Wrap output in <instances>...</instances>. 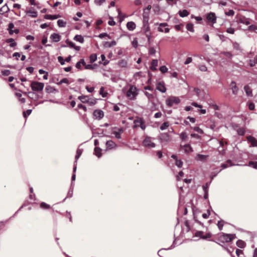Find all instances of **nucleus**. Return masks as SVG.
<instances>
[{
  "instance_id": "nucleus-1",
  "label": "nucleus",
  "mask_w": 257,
  "mask_h": 257,
  "mask_svg": "<svg viewBox=\"0 0 257 257\" xmlns=\"http://www.w3.org/2000/svg\"><path fill=\"white\" fill-rule=\"evenodd\" d=\"M235 237L234 234H226L221 232L218 234V240L222 243L229 242Z\"/></svg>"
},
{
  "instance_id": "nucleus-2",
  "label": "nucleus",
  "mask_w": 257,
  "mask_h": 257,
  "mask_svg": "<svg viewBox=\"0 0 257 257\" xmlns=\"http://www.w3.org/2000/svg\"><path fill=\"white\" fill-rule=\"evenodd\" d=\"M126 96L131 100H134L138 95V89L136 87L132 85L126 92Z\"/></svg>"
},
{
  "instance_id": "nucleus-3",
  "label": "nucleus",
  "mask_w": 257,
  "mask_h": 257,
  "mask_svg": "<svg viewBox=\"0 0 257 257\" xmlns=\"http://www.w3.org/2000/svg\"><path fill=\"white\" fill-rule=\"evenodd\" d=\"M154 139L150 137H146L142 142L143 146L149 149L155 148L156 147V144L154 143Z\"/></svg>"
},
{
  "instance_id": "nucleus-4",
  "label": "nucleus",
  "mask_w": 257,
  "mask_h": 257,
  "mask_svg": "<svg viewBox=\"0 0 257 257\" xmlns=\"http://www.w3.org/2000/svg\"><path fill=\"white\" fill-rule=\"evenodd\" d=\"M44 87V84L38 81H32L31 83V87L34 91H41Z\"/></svg>"
},
{
  "instance_id": "nucleus-5",
  "label": "nucleus",
  "mask_w": 257,
  "mask_h": 257,
  "mask_svg": "<svg viewBox=\"0 0 257 257\" xmlns=\"http://www.w3.org/2000/svg\"><path fill=\"white\" fill-rule=\"evenodd\" d=\"M180 102L179 97L176 96H170L166 100V103L169 107L172 106L174 104H177Z\"/></svg>"
},
{
  "instance_id": "nucleus-6",
  "label": "nucleus",
  "mask_w": 257,
  "mask_h": 257,
  "mask_svg": "<svg viewBox=\"0 0 257 257\" xmlns=\"http://www.w3.org/2000/svg\"><path fill=\"white\" fill-rule=\"evenodd\" d=\"M159 139L161 143L167 144L171 141V138L168 133H163L160 134Z\"/></svg>"
},
{
  "instance_id": "nucleus-7",
  "label": "nucleus",
  "mask_w": 257,
  "mask_h": 257,
  "mask_svg": "<svg viewBox=\"0 0 257 257\" xmlns=\"http://www.w3.org/2000/svg\"><path fill=\"white\" fill-rule=\"evenodd\" d=\"M152 7L151 5H149L147 7L144 9L143 14V22L147 23L149 22V15L150 13L151 9Z\"/></svg>"
},
{
  "instance_id": "nucleus-8",
  "label": "nucleus",
  "mask_w": 257,
  "mask_h": 257,
  "mask_svg": "<svg viewBox=\"0 0 257 257\" xmlns=\"http://www.w3.org/2000/svg\"><path fill=\"white\" fill-rule=\"evenodd\" d=\"M180 151L188 154L193 152V149L189 144L180 145Z\"/></svg>"
},
{
  "instance_id": "nucleus-9",
  "label": "nucleus",
  "mask_w": 257,
  "mask_h": 257,
  "mask_svg": "<svg viewBox=\"0 0 257 257\" xmlns=\"http://www.w3.org/2000/svg\"><path fill=\"white\" fill-rule=\"evenodd\" d=\"M134 123H135L134 127H140L143 130L146 128L145 121L142 118H138L134 120Z\"/></svg>"
},
{
  "instance_id": "nucleus-10",
  "label": "nucleus",
  "mask_w": 257,
  "mask_h": 257,
  "mask_svg": "<svg viewBox=\"0 0 257 257\" xmlns=\"http://www.w3.org/2000/svg\"><path fill=\"white\" fill-rule=\"evenodd\" d=\"M143 31L147 37L148 39L149 40L151 39V33L150 32V27L149 25V22H147L146 23L143 22Z\"/></svg>"
},
{
  "instance_id": "nucleus-11",
  "label": "nucleus",
  "mask_w": 257,
  "mask_h": 257,
  "mask_svg": "<svg viewBox=\"0 0 257 257\" xmlns=\"http://www.w3.org/2000/svg\"><path fill=\"white\" fill-rule=\"evenodd\" d=\"M206 19L208 21L211 23V26L216 23V17L214 13L210 12L206 16Z\"/></svg>"
},
{
  "instance_id": "nucleus-12",
  "label": "nucleus",
  "mask_w": 257,
  "mask_h": 257,
  "mask_svg": "<svg viewBox=\"0 0 257 257\" xmlns=\"http://www.w3.org/2000/svg\"><path fill=\"white\" fill-rule=\"evenodd\" d=\"M93 115L94 118L100 120L103 117L104 113L101 110L96 109L93 111Z\"/></svg>"
},
{
  "instance_id": "nucleus-13",
  "label": "nucleus",
  "mask_w": 257,
  "mask_h": 257,
  "mask_svg": "<svg viewBox=\"0 0 257 257\" xmlns=\"http://www.w3.org/2000/svg\"><path fill=\"white\" fill-rule=\"evenodd\" d=\"M237 21L238 23L244 24L245 25H248L250 24L249 19L243 16H239Z\"/></svg>"
},
{
  "instance_id": "nucleus-14",
  "label": "nucleus",
  "mask_w": 257,
  "mask_h": 257,
  "mask_svg": "<svg viewBox=\"0 0 257 257\" xmlns=\"http://www.w3.org/2000/svg\"><path fill=\"white\" fill-rule=\"evenodd\" d=\"M203 232L202 231H198L195 233V236L196 237H199L200 238L206 239L209 238L211 237V234L210 233H207L205 235H203Z\"/></svg>"
},
{
  "instance_id": "nucleus-15",
  "label": "nucleus",
  "mask_w": 257,
  "mask_h": 257,
  "mask_svg": "<svg viewBox=\"0 0 257 257\" xmlns=\"http://www.w3.org/2000/svg\"><path fill=\"white\" fill-rule=\"evenodd\" d=\"M156 89L162 93H165L166 91L165 83L163 81L159 82L157 84Z\"/></svg>"
},
{
  "instance_id": "nucleus-16",
  "label": "nucleus",
  "mask_w": 257,
  "mask_h": 257,
  "mask_svg": "<svg viewBox=\"0 0 257 257\" xmlns=\"http://www.w3.org/2000/svg\"><path fill=\"white\" fill-rule=\"evenodd\" d=\"M26 13L28 16L32 18H36L38 16L37 12L35 11L33 8H31L26 11Z\"/></svg>"
},
{
  "instance_id": "nucleus-17",
  "label": "nucleus",
  "mask_w": 257,
  "mask_h": 257,
  "mask_svg": "<svg viewBox=\"0 0 257 257\" xmlns=\"http://www.w3.org/2000/svg\"><path fill=\"white\" fill-rule=\"evenodd\" d=\"M105 145L107 150H112L115 149L117 147V145L112 140L107 141L106 142Z\"/></svg>"
},
{
  "instance_id": "nucleus-18",
  "label": "nucleus",
  "mask_w": 257,
  "mask_h": 257,
  "mask_svg": "<svg viewBox=\"0 0 257 257\" xmlns=\"http://www.w3.org/2000/svg\"><path fill=\"white\" fill-rule=\"evenodd\" d=\"M50 39L53 42H58L61 39V36L57 33H53L51 35Z\"/></svg>"
},
{
  "instance_id": "nucleus-19",
  "label": "nucleus",
  "mask_w": 257,
  "mask_h": 257,
  "mask_svg": "<svg viewBox=\"0 0 257 257\" xmlns=\"http://www.w3.org/2000/svg\"><path fill=\"white\" fill-rule=\"evenodd\" d=\"M230 87L232 90V93L234 95H236L238 91V88L236 85V83L232 81L230 84Z\"/></svg>"
},
{
  "instance_id": "nucleus-20",
  "label": "nucleus",
  "mask_w": 257,
  "mask_h": 257,
  "mask_svg": "<svg viewBox=\"0 0 257 257\" xmlns=\"http://www.w3.org/2000/svg\"><path fill=\"white\" fill-rule=\"evenodd\" d=\"M167 25H167V23H161V24H160L159 27L158 28V31L159 32H164L166 33H168L169 32V31H170V29L168 28H166L164 30H163V27H166Z\"/></svg>"
},
{
  "instance_id": "nucleus-21",
  "label": "nucleus",
  "mask_w": 257,
  "mask_h": 257,
  "mask_svg": "<svg viewBox=\"0 0 257 257\" xmlns=\"http://www.w3.org/2000/svg\"><path fill=\"white\" fill-rule=\"evenodd\" d=\"M246 139L251 144V146L257 147V140L255 138L252 136H248L246 137Z\"/></svg>"
},
{
  "instance_id": "nucleus-22",
  "label": "nucleus",
  "mask_w": 257,
  "mask_h": 257,
  "mask_svg": "<svg viewBox=\"0 0 257 257\" xmlns=\"http://www.w3.org/2000/svg\"><path fill=\"white\" fill-rule=\"evenodd\" d=\"M123 130L122 128H117V131H113L112 134L115 136V137L117 139L121 138V134L123 132Z\"/></svg>"
},
{
  "instance_id": "nucleus-23",
  "label": "nucleus",
  "mask_w": 257,
  "mask_h": 257,
  "mask_svg": "<svg viewBox=\"0 0 257 257\" xmlns=\"http://www.w3.org/2000/svg\"><path fill=\"white\" fill-rule=\"evenodd\" d=\"M136 24L132 21L128 22L126 24V28L130 31H133L136 29Z\"/></svg>"
},
{
  "instance_id": "nucleus-24",
  "label": "nucleus",
  "mask_w": 257,
  "mask_h": 257,
  "mask_svg": "<svg viewBox=\"0 0 257 257\" xmlns=\"http://www.w3.org/2000/svg\"><path fill=\"white\" fill-rule=\"evenodd\" d=\"M208 155L197 154L196 157V159L199 161H204L208 158Z\"/></svg>"
},
{
  "instance_id": "nucleus-25",
  "label": "nucleus",
  "mask_w": 257,
  "mask_h": 257,
  "mask_svg": "<svg viewBox=\"0 0 257 257\" xmlns=\"http://www.w3.org/2000/svg\"><path fill=\"white\" fill-rule=\"evenodd\" d=\"M158 61L157 59H153L151 62V65L150 66V69L152 71L156 70L157 66H158Z\"/></svg>"
},
{
  "instance_id": "nucleus-26",
  "label": "nucleus",
  "mask_w": 257,
  "mask_h": 257,
  "mask_svg": "<svg viewBox=\"0 0 257 257\" xmlns=\"http://www.w3.org/2000/svg\"><path fill=\"white\" fill-rule=\"evenodd\" d=\"M10 11V9L7 4H5L1 8H0V14L3 15L5 13H8Z\"/></svg>"
},
{
  "instance_id": "nucleus-27",
  "label": "nucleus",
  "mask_w": 257,
  "mask_h": 257,
  "mask_svg": "<svg viewBox=\"0 0 257 257\" xmlns=\"http://www.w3.org/2000/svg\"><path fill=\"white\" fill-rule=\"evenodd\" d=\"M60 16L59 15H46L44 16L45 19L47 20H56L59 18Z\"/></svg>"
},
{
  "instance_id": "nucleus-28",
  "label": "nucleus",
  "mask_w": 257,
  "mask_h": 257,
  "mask_svg": "<svg viewBox=\"0 0 257 257\" xmlns=\"http://www.w3.org/2000/svg\"><path fill=\"white\" fill-rule=\"evenodd\" d=\"M234 165H235L233 164L230 160H228L226 163L221 165V167L222 169H225L228 167H231Z\"/></svg>"
},
{
  "instance_id": "nucleus-29",
  "label": "nucleus",
  "mask_w": 257,
  "mask_h": 257,
  "mask_svg": "<svg viewBox=\"0 0 257 257\" xmlns=\"http://www.w3.org/2000/svg\"><path fill=\"white\" fill-rule=\"evenodd\" d=\"M66 42L67 43V44L69 45V46L70 48H73L77 51H79L80 49V46H76L75 45V44L74 43H73L72 42L69 41L67 40L66 41Z\"/></svg>"
},
{
  "instance_id": "nucleus-30",
  "label": "nucleus",
  "mask_w": 257,
  "mask_h": 257,
  "mask_svg": "<svg viewBox=\"0 0 257 257\" xmlns=\"http://www.w3.org/2000/svg\"><path fill=\"white\" fill-rule=\"evenodd\" d=\"M6 43H10V46L11 48L14 47L17 45V43L15 41L13 38H9L6 40Z\"/></svg>"
},
{
  "instance_id": "nucleus-31",
  "label": "nucleus",
  "mask_w": 257,
  "mask_h": 257,
  "mask_svg": "<svg viewBox=\"0 0 257 257\" xmlns=\"http://www.w3.org/2000/svg\"><path fill=\"white\" fill-rule=\"evenodd\" d=\"M116 45V42L115 41L113 40L111 42H106L104 46L106 48H110L111 47L114 46Z\"/></svg>"
},
{
  "instance_id": "nucleus-32",
  "label": "nucleus",
  "mask_w": 257,
  "mask_h": 257,
  "mask_svg": "<svg viewBox=\"0 0 257 257\" xmlns=\"http://www.w3.org/2000/svg\"><path fill=\"white\" fill-rule=\"evenodd\" d=\"M244 90L247 96H252V90L248 85L244 86Z\"/></svg>"
},
{
  "instance_id": "nucleus-33",
  "label": "nucleus",
  "mask_w": 257,
  "mask_h": 257,
  "mask_svg": "<svg viewBox=\"0 0 257 257\" xmlns=\"http://www.w3.org/2000/svg\"><path fill=\"white\" fill-rule=\"evenodd\" d=\"M74 183H71L70 189L68 192L67 197L70 198L73 196Z\"/></svg>"
},
{
  "instance_id": "nucleus-34",
  "label": "nucleus",
  "mask_w": 257,
  "mask_h": 257,
  "mask_svg": "<svg viewBox=\"0 0 257 257\" xmlns=\"http://www.w3.org/2000/svg\"><path fill=\"white\" fill-rule=\"evenodd\" d=\"M94 154L98 157V158H100L102 154H101V151H102V150L99 148V147H96L95 148H94Z\"/></svg>"
},
{
  "instance_id": "nucleus-35",
  "label": "nucleus",
  "mask_w": 257,
  "mask_h": 257,
  "mask_svg": "<svg viewBox=\"0 0 257 257\" xmlns=\"http://www.w3.org/2000/svg\"><path fill=\"white\" fill-rule=\"evenodd\" d=\"M82 153V150L80 149H78L77 150L76 155L75 156V160L74 164L77 165V160L79 158L80 156L81 155Z\"/></svg>"
},
{
  "instance_id": "nucleus-36",
  "label": "nucleus",
  "mask_w": 257,
  "mask_h": 257,
  "mask_svg": "<svg viewBox=\"0 0 257 257\" xmlns=\"http://www.w3.org/2000/svg\"><path fill=\"white\" fill-rule=\"evenodd\" d=\"M178 13H179V16L182 18L187 17L189 15V12L186 10L179 11Z\"/></svg>"
},
{
  "instance_id": "nucleus-37",
  "label": "nucleus",
  "mask_w": 257,
  "mask_h": 257,
  "mask_svg": "<svg viewBox=\"0 0 257 257\" xmlns=\"http://www.w3.org/2000/svg\"><path fill=\"white\" fill-rule=\"evenodd\" d=\"M74 40L76 41L79 42L81 43H83L84 42L83 37L81 35H77L74 38Z\"/></svg>"
},
{
  "instance_id": "nucleus-38",
  "label": "nucleus",
  "mask_w": 257,
  "mask_h": 257,
  "mask_svg": "<svg viewBox=\"0 0 257 257\" xmlns=\"http://www.w3.org/2000/svg\"><path fill=\"white\" fill-rule=\"evenodd\" d=\"M78 99L82 102V103H87L88 102V97L86 95H81L78 97Z\"/></svg>"
},
{
  "instance_id": "nucleus-39",
  "label": "nucleus",
  "mask_w": 257,
  "mask_h": 257,
  "mask_svg": "<svg viewBox=\"0 0 257 257\" xmlns=\"http://www.w3.org/2000/svg\"><path fill=\"white\" fill-rule=\"evenodd\" d=\"M127 61L124 59H122L118 61V65L119 67H125L127 66Z\"/></svg>"
},
{
  "instance_id": "nucleus-40",
  "label": "nucleus",
  "mask_w": 257,
  "mask_h": 257,
  "mask_svg": "<svg viewBox=\"0 0 257 257\" xmlns=\"http://www.w3.org/2000/svg\"><path fill=\"white\" fill-rule=\"evenodd\" d=\"M186 29L191 32H194V26L192 23H188L186 26Z\"/></svg>"
},
{
  "instance_id": "nucleus-41",
  "label": "nucleus",
  "mask_w": 257,
  "mask_h": 257,
  "mask_svg": "<svg viewBox=\"0 0 257 257\" xmlns=\"http://www.w3.org/2000/svg\"><path fill=\"white\" fill-rule=\"evenodd\" d=\"M224 224V220L221 219L218 221L217 225V227L220 231L222 230Z\"/></svg>"
},
{
  "instance_id": "nucleus-42",
  "label": "nucleus",
  "mask_w": 257,
  "mask_h": 257,
  "mask_svg": "<svg viewBox=\"0 0 257 257\" xmlns=\"http://www.w3.org/2000/svg\"><path fill=\"white\" fill-rule=\"evenodd\" d=\"M236 257H245L242 250L239 249H236L235 251ZM235 257V256H234Z\"/></svg>"
},
{
  "instance_id": "nucleus-43",
  "label": "nucleus",
  "mask_w": 257,
  "mask_h": 257,
  "mask_svg": "<svg viewBox=\"0 0 257 257\" xmlns=\"http://www.w3.org/2000/svg\"><path fill=\"white\" fill-rule=\"evenodd\" d=\"M169 126V123L168 122H164L163 123L160 127V128L161 131H164L166 130Z\"/></svg>"
},
{
  "instance_id": "nucleus-44",
  "label": "nucleus",
  "mask_w": 257,
  "mask_h": 257,
  "mask_svg": "<svg viewBox=\"0 0 257 257\" xmlns=\"http://www.w3.org/2000/svg\"><path fill=\"white\" fill-rule=\"evenodd\" d=\"M40 207L43 209H49L50 208V206L45 202H42L40 204Z\"/></svg>"
},
{
  "instance_id": "nucleus-45",
  "label": "nucleus",
  "mask_w": 257,
  "mask_h": 257,
  "mask_svg": "<svg viewBox=\"0 0 257 257\" xmlns=\"http://www.w3.org/2000/svg\"><path fill=\"white\" fill-rule=\"evenodd\" d=\"M180 138L182 141H185L188 137L187 134L185 132H182L179 134Z\"/></svg>"
},
{
  "instance_id": "nucleus-46",
  "label": "nucleus",
  "mask_w": 257,
  "mask_h": 257,
  "mask_svg": "<svg viewBox=\"0 0 257 257\" xmlns=\"http://www.w3.org/2000/svg\"><path fill=\"white\" fill-rule=\"evenodd\" d=\"M236 245L240 248H243L245 246V242L241 240H238L236 242Z\"/></svg>"
},
{
  "instance_id": "nucleus-47",
  "label": "nucleus",
  "mask_w": 257,
  "mask_h": 257,
  "mask_svg": "<svg viewBox=\"0 0 257 257\" xmlns=\"http://www.w3.org/2000/svg\"><path fill=\"white\" fill-rule=\"evenodd\" d=\"M57 24L59 27H65L66 25V23L62 20H58L57 21Z\"/></svg>"
},
{
  "instance_id": "nucleus-48",
  "label": "nucleus",
  "mask_w": 257,
  "mask_h": 257,
  "mask_svg": "<svg viewBox=\"0 0 257 257\" xmlns=\"http://www.w3.org/2000/svg\"><path fill=\"white\" fill-rule=\"evenodd\" d=\"M14 27V25L13 23H11L9 24L8 30L9 31V33L10 35H12L14 34V32H13V30Z\"/></svg>"
},
{
  "instance_id": "nucleus-49",
  "label": "nucleus",
  "mask_w": 257,
  "mask_h": 257,
  "mask_svg": "<svg viewBox=\"0 0 257 257\" xmlns=\"http://www.w3.org/2000/svg\"><path fill=\"white\" fill-rule=\"evenodd\" d=\"M90 62L93 63L97 60V55L95 54H93L90 56L89 57Z\"/></svg>"
},
{
  "instance_id": "nucleus-50",
  "label": "nucleus",
  "mask_w": 257,
  "mask_h": 257,
  "mask_svg": "<svg viewBox=\"0 0 257 257\" xmlns=\"http://www.w3.org/2000/svg\"><path fill=\"white\" fill-rule=\"evenodd\" d=\"M237 133L240 136H243L245 134V130L243 127H239L237 130Z\"/></svg>"
},
{
  "instance_id": "nucleus-51",
  "label": "nucleus",
  "mask_w": 257,
  "mask_h": 257,
  "mask_svg": "<svg viewBox=\"0 0 257 257\" xmlns=\"http://www.w3.org/2000/svg\"><path fill=\"white\" fill-rule=\"evenodd\" d=\"M248 30L257 33V27L255 25H251L249 26L248 27Z\"/></svg>"
},
{
  "instance_id": "nucleus-52",
  "label": "nucleus",
  "mask_w": 257,
  "mask_h": 257,
  "mask_svg": "<svg viewBox=\"0 0 257 257\" xmlns=\"http://www.w3.org/2000/svg\"><path fill=\"white\" fill-rule=\"evenodd\" d=\"M76 169H77L76 164H74L73 173L72 176V183H73V182L75 180V178H76L75 172L76 171Z\"/></svg>"
},
{
  "instance_id": "nucleus-53",
  "label": "nucleus",
  "mask_w": 257,
  "mask_h": 257,
  "mask_svg": "<svg viewBox=\"0 0 257 257\" xmlns=\"http://www.w3.org/2000/svg\"><path fill=\"white\" fill-rule=\"evenodd\" d=\"M101 61L103 62V65L105 66L109 63V61L105 59V56L104 54H101L100 56Z\"/></svg>"
},
{
  "instance_id": "nucleus-54",
  "label": "nucleus",
  "mask_w": 257,
  "mask_h": 257,
  "mask_svg": "<svg viewBox=\"0 0 257 257\" xmlns=\"http://www.w3.org/2000/svg\"><path fill=\"white\" fill-rule=\"evenodd\" d=\"M62 83H66V84H68L70 83V82L68 78H63L62 80H61L58 83H57V84L60 85Z\"/></svg>"
},
{
  "instance_id": "nucleus-55",
  "label": "nucleus",
  "mask_w": 257,
  "mask_h": 257,
  "mask_svg": "<svg viewBox=\"0 0 257 257\" xmlns=\"http://www.w3.org/2000/svg\"><path fill=\"white\" fill-rule=\"evenodd\" d=\"M248 166L253 167L254 169H257V162L249 161Z\"/></svg>"
},
{
  "instance_id": "nucleus-56",
  "label": "nucleus",
  "mask_w": 257,
  "mask_h": 257,
  "mask_svg": "<svg viewBox=\"0 0 257 257\" xmlns=\"http://www.w3.org/2000/svg\"><path fill=\"white\" fill-rule=\"evenodd\" d=\"M175 164L178 167L181 168L183 165V162L181 160L176 159Z\"/></svg>"
},
{
  "instance_id": "nucleus-57",
  "label": "nucleus",
  "mask_w": 257,
  "mask_h": 257,
  "mask_svg": "<svg viewBox=\"0 0 257 257\" xmlns=\"http://www.w3.org/2000/svg\"><path fill=\"white\" fill-rule=\"evenodd\" d=\"M198 68L202 72H205L207 70V68L205 65H200L198 66Z\"/></svg>"
},
{
  "instance_id": "nucleus-58",
  "label": "nucleus",
  "mask_w": 257,
  "mask_h": 257,
  "mask_svg": "<svg viewBox=\"0 0 257 257\" xmlns=\"http://www.w3.org/2000/svg\"><path fill=\"white\" fill-rule=\"evenodd\" d=\"M168 69L166 66H162L160 68V70L163 73H165L168 71Z\"/></svg>"
},
{
  "instance_id": "nucleus-59",
  "label": "nucleus",
  "mask_w": 257,
  "mask_h": 257,
  "mask_svg": "<svg viewBox=\"0 0 257 257\" xmlns=\"http://www.w3.org/2000/svg\"><path fill=\"white\" fill-rule=\"evenodd\" d=\"M156 52L155 49L154 47H151L149 49V55H153L155 54Z\"/></svg>"
},
{
  "instance_id": "nucleus-60",
  "label": "nucleus",
  "mask_w": 257,
  "mask_h": 257,
  "mask_svg": "<svg viewBox=\"0 0 257 257\" xmlns=\"http://www.w3.org/2000/svg\"><path fill=\"white\" fill-rule=\"evenodd\" d=\"M32 112L31 109H28L26 111L23 112V116L24 117L26 118L28 115H29Z\"/></svg>"
},
{
  "instance_id": "nucleus-61",
  "label": "nucleus",
  "mask_w": 257,
  "mask_h": 257,
  "mask_svg": "<svg viewBox=\"0 0 257 257\" xmlns=\"http://www.w3.org/2000/svg\"><path fill=\"white\" fill-rule=\"evenodd\" d=\"M221 54L228 58H231L232 56L231 53L229 52H223Z\"/></svg>"
},
{
  "instance_id": "nucleus-62",
  "label": "nucleus",
  "mask_w": 257,
  "mask_h": 257,
  "mask_svg": "<svg viewBox=\"0 0 257 257\" xmlns=\"http://www.w3.org/2000/svg\"><path fill=\"white\" fill-rule=\"evenodd\" d=\"M225 15H226L227 16H232L234 14V12L232 10H230L226 12L225 13Z\"/></svg>"
},
{
  "instance_id": "nucleus-63",
  "label": "nucleus",
  "mask_w": 257,
  "mask_h": 257,
  "mask_svg": "<svg viewBox=\"0 0 257 257\" xmlns=\"http://www.w3.org/2000/svg\"><path fill=\"white\" fill-rule=\"evenodd\" d=\"M58 61L61 64V65H63L65 64V60L63 59V57L58 56Z\"/></svg>"
},
{
  "instance_id": "nucleus-64",
  "label": "nucleus",
  "mask_w": 257,
  "mask_h": 257,
  "mask_svg": "<svg viewBox=\"0 0 257 257\" xmlns=\"http://www.w3.org/2000/svg\"><path fill=\"white\" fill-rule=\"evenodd\" d=\"M210 214V210L209 209H208L207 211V212L203 213L202 216L203 218H204L205 219H207L209 217Z\"/></svg>"
}]
</instances>
